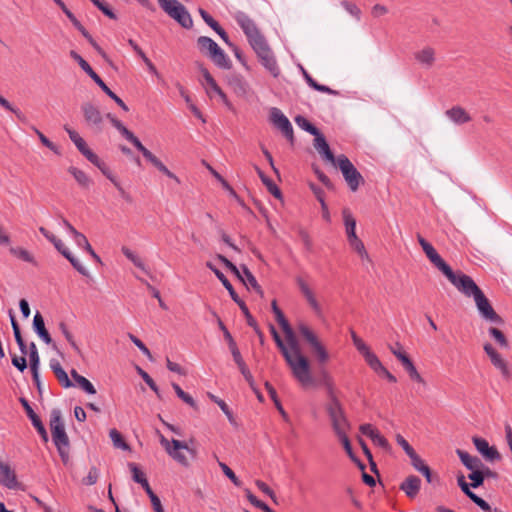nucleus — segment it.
Masks as SVG:
<instances>
[{"mask_svg":"<svg viewBox=\"0 0 512 512\" xmlns=\"http://www.w3.org/2000/svg\"><path fill=\"white\" fill-rule=\"evenodd\" d=\"M286 338V352L290 362H286L296 381L304 388L315 385L311 375L309 360L302 354L299 343L290 325L282 328Z\"/></svg>","mask_w":512,"mask_h":512,"instance_id":"f257e3e1","label":"nucleus"},{"mask_svg":"<svg viewBox=\"0 0 512 512\" xmlns=\"http://www.w3.org/2000/svg\"><path fill=\"white\" fill-rule=\"evenodd\" d=\"M453 285L466 297L474 299L477 310L482 319L494 324H502L503 319L495 312L489 299L478 287L475 281L466 274H461Z\"/></svg>","mask_w":512,"mask_h":512,"instance_id":"f03ea898","label":"nucleus"},{"mask_svg":"<svg viewBox=\"0 0 512 512\" xmlns=\"http://www.w3.org/2000/svg\"><path fill=\"white\" fill-rule=\"evenodd\" d=\"M50 428L52 440L64 463L69 459V439L62 421L61 411L53 409L50 414Z\"/></svg>","mask_w":512,"mask_h":512,"instance_id":"7ed1b4c3","label":"nucleus"},{"mask_svg":"<svg viewBox=\"0 0 512 512\" xmlns=\"http://www.w3.org/2000/svg\"><path fill=\"white\" fill-rule=\"evenodd\" d=\"M121 135L128 140L130 143H132L138 151L142 153L144 158L151 163L155 168H157L161 173L166 175L167 177L175 180L177 183H180L179 178L171 172L164 164L163 162L158 159L150 150H148L141 141L130 131L128 130L123 124L117 129Z\"/></svg>","mask_w":512,"mask_h":512,"instance_id":"20e7f679","label":"nucleus"},{"mask_svg":"<svg viewBox=\"0 0 512 512\" xmlns=\"http://www.w3.org/2000/svg\"><path fill=\"white\" fill-rule=\"evenodd\" d=\"M121 135L128 140L130 143H132L138 151L142 153L144 158L151 163L155 168H157L161 173L166 175L167 177L175 180L177 183H180L179 178L171 172L164 164L163 162L158 159L150 150H148L141 141L130 131L128 130L123 124L117 129Z\"/></svg>","mask_w":512,"mask_h":512,"instance_id":"39448f33","label":"nucleus"},{"mask_svg":"<svg viewBox=\"0 0 512 512\" xmlns=\"http://www.w3.org/2000/svg\"><path fill=\"white\" fill-rule=\"evenodd\" d=\"M335 435L348 433L351 424L345 414L344 408L335 395L331 394L329 402L325 406Z\"/></svg>","mask_w":512,"mask_h":512,"instance_id":"423d86ee","label":"nucleus"},{"mask_svg":"<svg viewBox=\"0 0 512 512\" xmlns=\"http://www.w3.org/2000/svg\"><path fill=\"white\" fill-rule=\"evenodd\" d=\"M417 240L422 247L424 253L426 254L427 258L430 260V262L439 270L441 271L447 279L453 284L457 280V277H460L462 272L455 273L451 269V267L442 259V257L438 254L436 249L428 242L426 241L421 235L417 236Z\"/></svg>","mask_w":512,"mask_h":512,"instance_id":"0eeeda50","label":"nucleus"},{"mask_svg":"<svg viewBox=\"0 0 512 512\" xmlns=\"http://www.w3.org/2000/svg\"><path fill=\"white\" fill-rule=\"evenodd\" d=\"M163 11L183 28L190 29L193 26V20L186 9L178 0H158Z\"/></svg>","mask_w":512,"mask_h":512,"instance_id":"6e6552de","label":"nucleus"},{"mask_svg":"<svg viewBox=\"0 0 512 512\" xmlns=\"http://www.w3.org/2000/svg\"><path fill=\"white\" fill-rule=\"evenodd\" d=\"M159 441L162 447L165 449L166 453L177 463L184 467L189 466V461L187 457L184 455L182 450L188 451L193 457L196 455V452L194 449L189 448L188 445L183 442L179 441L177 439H172L169 441L167 438H165L162 434H159Z\"/></svg>","mask_w":512,"mask_h":512,"instance_id":"1a4fd4ad","label":"nucleus"},{"mask_svg":"<svg viewBox=\"0 0 512 512\" xmlns=\"http://www.w3.org/2000/svg\"><path fill=\"white\" fill-rule=\"evenodd\" d=\"M233 17L243 30L251 47L266 41L255 22L246 13L237 11L234 13Z\"/></svg>","mask_w":512,"mask_h":512,"instance_id":"9d476101","label":"nucleus"},{"mask_svg":"<svg viewBox=\"0 0 512 512\" xmlns=\"http://www.w3.org/2000/svg\"><path fill=\"white\" fill-rule=\"evenodd\" d=\"M217 259L223 263L228 270L235 274L247 287H251L257 294L263 296V290L261 286L258 284L255 276L251 273L247 266L242 265L240 268H238L229 259L221 254L217 255Z\"/></svg>","mask_w":512,"mask_h":512,"instance_id":"9b49d317","label":"nucleus"},{"mask_svg":"<svg viewBox=\"0 0 512 512\" xmlns=\"http://www.w3.org/2000/svg\"><path fill=\"white\" fill-rule=\"evenodd\" d=\"M336 162L349 188L356 191L363 182L362 175L345 155L338 156Z\"/></svg>","mask_w":512,"mask_h":512,"instance_id":"f8f14e48","label":"nucleus"},{"mask_svg":"<svg viewBox=\"0 0 512 512\" xmlns=\"http://www.w3.org/2000/svg\"><path fill=\"white\" fill-rule=\"evenodd\" d=\"M298 331L311 346L318 362L326 363L329 360V354L317 335L304 323L298 325Z\"/></svg>","mask_w":512,"mask_h":512,"instance_id":"ddd939ff","label":"nucleus"},{"mask_svg":"<svg viewBox=\"0 0 512 512\" xmlns=\"http://www.w3.org/2000/svg\"><path fill=\"white\" fill-rule=\"evenodd\" d=\"M254 52L259 58L261 64L265 67V69L273 76L277 77L280 74V69L275 59V56L267 43L264 41L254 47H252Z\"/></svg>","mask_w":512,"mask_h":512,"instance_id":"4468645a","label":"nucleus"},{"mask_svg":"<svg viewBox=\"0 0 512 512\" xmlns=\"http://www.w3.org/2000/svg\"><path fill=\"white\" fill-rule=\"evenodd\" d=\"M272 123L282 132V134L291 142L294 141L293 127L289 119L278 108H272L270 112Z\"/></svg>","mask_w":512,"mask_h":512,"instance_id":"2eb2a0df","label":"nucleus"},{"mask_svg":"<svg viewBox=\"0 0 512 512\" xmlns=\"http://www.w3.org/2000/svg\"><path fill=\"white\" fill-rule=\"evenodd\" d=\"M413 57L417 64L423 69H431L437 61V53L435 48L426 45L413 53Z\"/></svg>","mask_w":512,"mask_h":512,"instance_id":"dca6fc26","label":"nucleus"},{"mask_svg":"<svg viewBox=\"0 0 512 512\" xmlns=\"http://www.w3.org/2000/svg\"><path fill=\"white\" fill-rule=\"evenodd\" d=\"M296 282H297V285H298L301 293L305 297V299H306L307 303L309 304V306L311 307V309L314 311V313L318 317H322V315H323L322 307H321L320 303L318 302L312 289L302 278H297Z\"/></svg>","mask_w":512,"mask_h":512,"instance_id":"f3484780","label":"nucleus"},{"mask_svg":"<svg viewBox=\"0 0 512 512\" xmlns=\"http://www.w3.org/2000/svg\"><path fill=\"white\" fill-rule=\"evenodd\" d=\"M296 282H297V285H298L301 293L305 297V299H306L307 303L309 304V306L311 307V309L314 311V313L318 317H322V315H323L322 307H321L320 303L318 302L312 289L302 278H297Z\"/></svg>","mask_w":512,"mask_h":512,"instance_id":"a211bd4d","label":"nucleus"},{"mask_svg":"<svg viewBox=\"0 0 512 512\" xmlns=\"http://www.w3.org/2000/svg\"><path fill=\"white\" fill-rule=\"evenodd\" d=\"M473 444L477 451L488 461L494 462L501 459L500 453L493 446H490L487 440L480 437H473Z\"/></svg>","mask_w":512,"mask_h":512,"instance_id":"6ab92c4d","label":"nucleus"},{"mask_svg":"<svg viewBox=\"0 0 512 512\" xmlns=\"http://www.w3.org/2000/svg\"><path fill=\"white\" fill-rule=\"evenodd\" d=\"M21 404L23 405L28 417L30 418L32 425L35 427L37 432L40 434L41 438L44 442L48 441V434L47 431L41 421V419L38 417V415L34 412L32 407L30 406L29 402L25 398L20 399Z\"/></svg>","mask_w":512,"mask_h":512,"instance_id":"aec40b11","label":"nucleus"},{"mask_svg":"<svg viewBox=\"0 0 512 512\" xmlns=\"http://www.w3.org/2000/svg\"><path fill=\"white\" fill-rule=\"evenodd\" d=\"M199 70L203 76L204 82L202 83V85L208 97L213 98L214 95H218V93H220L222 89L217 84L215 79L212 77L210 72L201 64H199Z\"/></svg>","mask_w":512,"mask_h":512,"instance_id":"412c9836","label":"nucleus"},{"mask_svg":"<svg viewBox=\"0 0 512 512\" xmlns=\"http://www.w3.org/2000/svg\"><path fill=\"white\" fill-rule=\"evenodd\" d=\"M0 485L9 489H15L18 486L16 474L11 467L0 462Z\"/></svg>","mask_w":512,"mask_h":512,"instance_id":"4be33fe9","label":"nucleus"},{"mask_svg":"<svg viewBox=\"0 0 512 512\" xmlns=\"http://www.w3.org/2000/svg\"><path fill=\"white\" fill-rule=\"evenodd\" d=\"M445 116L456 125H463L472 120L470 114L461 106H453L446 110Z\"/></svg>","mask_w":512,"mask_h":512,"instance_id":"5701e85b","label":"nucleus"},{"mask_svg":"<svg viewBox=\"0 0 512 512\" xmlns=\"http://www.w3.org/2000/svg\"><path fill=\"white\" fill-rule=\"evenodd\" d=\"M398 360L403 365L404 369L408 373V375H409L411 380L421 384L424 387L426 386V381L419 374V372L417 371L415 365L413 364V362L410 360V358L407 355H400L399 354L398 355Z\"/></svg>","mask_w":512,"mask_h":512,"instance_id":"b1692460","label":"nucleus"},{"mask_svg":"<svg viewBox=\"0 0 512 512\" xmlns=\"http://www.w3.org/2000/svg\"><path fill=\"white\" fill-rule=\"evenodd\" d=\"M199 13L204 20V22L211 27L220 37L221 39L229 46H232V43L229 40L228 34L226 31L219 25V23L204 9H199Z\"/></svg>","mask_w":512,"mask_h":512,"instance_id":"393cba45","label":"nucleus"},{"mask_svg":"<svg viewBox=\"0 0 512 512\" xmlns=\"http://www.w3.org/2000/svg\"><path fill=\"white\" fill-rule=\"evenodd\" d=\"M456 453L462 462V464L473 473L474 471H479L481 467H483V462L476 456L470 455L468 452L457 449Z\"/></svg>","mask_w":512,"mask_h":512,"instance_id":"a878e982","label":"nucleus"},{"mask_svg":"<svg viewBox=\"0 0 512 512\" xmlns=\"http://www.w3.org/2000/svg\"><path fill=\"white\" fill-rule=\"evenodd\" d=\"M421 487V480L414 475L405 479L400 485V489L406 494L407 497L413 499L419 493Z\"/></svg>","mask_w":512,"mask_h":512,"instance_id":"bb28decb","label":"nucleus"},{"mask_svg":"<svg viewBox=\"0 0 512 512\" xmlns=\"http://www.w3.org/2000/svg\"><path fill=\"white\" fill-rule=\"evenodd\" d=\"M65 131L68 133L69 138L71 141L75 144L77 149L85 156L89 155L90 157L94 158L92 156V150L89 149L87 146L85 140L73 129H71L68 126L64 127Z\"/></svg>","mask_w":512,"mask_h":512,"instance_id":"cd10ccee","label":"nucleus"},{"mask_svg":"<svg viewBox=\"0 0 512 512\" xmlns=\"http://www.w3.org/2000/svg\"><path fill=\"white\" fill-rule=\"evenodd\" d=\"M314 147L316 150L323 155L329 162L335 163L337 159H335L333 153L330 150V147L325 139V137L319 132L318 136H315L314 139Z\"/></svg>","mask_w":512,"mask_h":512,"instance_id":"c85d7f7f","label":"nucleus"},{"mask_svg":"<svg viewBox=\"0 0 512 512\" xmlns=\"http://www.w3.org/2000/svg\"><path fill=\"white\" fill-rule=\"evenodd\" d=\"M50 368L53 371V373L55 374V376L58 379V381L60 382V384L64 388H70L73 386V383L69 379L68 374L62 368V366L58 360L52 359L50 361Z\"/></svg>","mask_w":512,"mask_h":512,"instance_id":"c756f323","label":"nucleus"},{"mask_svg":"<svg viewBox=\"0 0 512 512\" xmlns=\"http://www.w3.org/2000/svg\"><path fill=\"white\" fill-rule=\"evenodd\" d=\"M33 328L37 335L46 343L51 344L52 338L45 328V322L42 315L36 312L33 318Z\"/></svg>","mask_w":512,"mask_h":512,"instance_id":"7c9ffc66","label":"nucleus"},{"mask_svg":"<svg viewBox=\"0 0 512 512\" xmlns=\"http://www.w3.org/2000/svg\"><path fill=\"white\" fill-rule=\"evenodd\" d=\"M85 120L93 125L99 126L102 123L100 111L92 104L86 103L82 106Z\"/></svg>","mask_w":512,"mask_h":512,"instance_id":"2f4dec72","label":"nucleus"},{"mask_svg":"<svg viewBox=\"0 0 512 512\" xmlns=\"http://www.w3.org/2000/svg\"><path fill=\"white\" fill-rule=\"evenodd\" d=\"M209 58L217 67L221 69L228 70L232 66L231 60L229 59L228 55L220 47H218L212 53V55H210Z\"/></svg>","mask_w":512,"mask_h":512,"instance_id":"473e14b6","label":"nucleus"},{"mask_svg":"<svg viewBox=\"0 0 512 512\" xmlns=\"http://www.w3.org/2000/svg\"><path fill=\"white\" fill-rule=\"evenodd\" d=\"M342 216L345 226L347 239L357 236L356 234V219L348 208L342 210Z\"/></svg>","mask_w":512,"mask_h":512,"instance_id":"72a5a7b5","label":"nucleus"},{"mask_svg":"<svg viewBox=\"0 0 512 512\" xmlns=\"http://www.w3.org/2000/svg\"><path fill=\"white\" fill-rule=\"evenodd\" d=\"M197 46L199 50L208 57L219 47L213 39L206 36H200L197 39Z\"/></svg>","mask_w":512,"mask_h":512,"instance_id":"f704fd0d","label":"nucleus"},{"mask_svg":"<svg viewBox=\"0 0 512 512\" xmlns=\"http://www.w3.org/2000/svg\"><path fill=\"white\" fill-rule=\"evenodd\" d=\"M71 376L76 382V384L87 394L94 395L96 394V389L94 385L84 376L77 373L75 369H72Z\"/></svg>","mask_w":512,"mask_h":512,"instance_id":"c9c22d12","label":"nucleus"},{"mask_svg":"<svg viewBox=\"0 0 512 512\" xmlns=\"http://www.w3.org/2000/svg\"><path fill=\"white\" fill-rule=\"evenodd\" d=\"M491 363L494 365L495 368H497L502 376L509 380L512 377L511 370L507 364V362L501 357V355L497 352L494 354L491 358Z\"/></svg>","mask_w":512,"mask_h":512,"instance_id":"e433bc0d","label":"nucleus"},{"mask_svg":"<svg viewBox=\"0 0 512 512\" xmlns=\"http://www.w3.org/2000/svg\"><path fill=\"white\" fill-rule=\"evenodd\" d=\"M92 80L102 89V91L106 95L113 99L124 111H128V106L104 83V81L99 77V75L94 77Z\"/></svg>","mask_w":512,"mask_h":512,"instance_id":"4c0bfd02","label":"nucleus"},{"mask_svg":"<svg viewBox=\"0 0 512 512\" xmlns=\"http://www.w3.org/2000/svg\"><path fill=\"white\" fill-rule=\"evenodd\" d=\"M350 247L359 255L362 260L370 261L369 254L364 246L362 240L358 237H352L347 239Z\"/></svg>","mask_w":512,"mask_h":512,"instance_id":"58836bf2","label":"nucleus"},{"mask_svg":"<svg viewBox=\"0 0 512 512\" xmlns=\"http://www.w3.org/2000/svg\"><path fill=\"white\" fill-rule=\"evenodd\" d=\"M255 169L261 181L267 187L268 191L276 198H281V191L278 186L270 178H268L259 167L256 166Z\"/></svg>","mask_w":512,"mask_h":512,"instance_id":"ea45409f","label":"nucleus"},{"mask_svg":"<svg viewBox=\"0 0 512 512\" xmlns=\"http://www.w3.org/2000/svg\"><path fill=\"white\" fill-rule=\"evenodd\" d=\"M10 253L15 257L21 259L24 262L31 263L33 265H37L34 256L26 249L22 247H11L9 249Z\"/></svg>","mask_w":512,"mask_h":512,"instance_id":"a19ab883","label":"nucleus"},{"mask_svg":"<svg viewBox=\"0 0 512 512\" xmlns=\"http://www.w3.org/2000/svg\"><path fill=\"white\" fill-rule=\"evenodd\" d=\"M351 338L354 346L359 351V353L362 354L364 359H366L373 353L370 350V348L366 345V343L354 331H351Z\"/></svg>","mask_w":512,"mask_h":512,"instance_id":"79ce46f5","label":"nucleus"},{"mask_svg":"<svg viewBox=\"0 0 512 512\" xmlns=\"http://www.w3.org/2000/svg\"><path fill=\"white\" fill-rule=\"evenodd\" d=\"M70 56H71V58H73L79 64V66L82 68V70L85 71L91 77V79H93L94 77H96L98 75L91 68L89 63L85 59H83V57L80 56L76 51L71 50L70 51Z\"/></svg>","mask_w":512,"mask_h":512,"instance_id":"37998d69","label":"nucleus"},{"mask_svg":"<svg viewBox=\"0 0 512 512\" xmlns=\"http://www.w3.org/2000/svg\"><path fill=\"white\" fill-rule=\"evenodd\" d=\"M206 266L214 272L215 276L222 282V285L227 289L230 296H234V288L225 275L219 269L214 267L211 262H207Z\"/></svg>","mask_w":512,"mask_h":512,"instance_id":"c03bdc74","label":"nucleus"},{"mask_svg":"<svg viewBox=\"0 0 512 512\" xmlns=\"http://www.w3.org/2000/svg\"><path fill=\"white\" fill-rule=\"evenodd\" d=\"M69 173L73 175V177L75 178V180L78 182L79 185L83 186V187H88L91 183L90 181V178L87 176V174L76 168V167H70L69 168Z\"/></svg>","mask_w":512,"mask_h":512,"instance_id":"a18cd8bd","label":"nucleus"},{"mask_svg":"<svg viewBox=\"0 0 512 512\" xmlns=\"http://www.w3.org/2000/svg\"><path fill=\"white\" fill-rule=\"evenodd\" d=\"M296 124L304 131L310 133L313 136H318L319 130L310 121L303 116H297L295 118Z\"/></svg>","mask_w":512,"mask_h":512,"instance_id":"49530a36","label":"nucleus"},{"mask_svg":"<svg viewBox=\"0 0 512 512\" xmlns=\"http://www.w3.org/2000/svg\"><path fill=\"white\" fill-rule=\"evenodd\" d=\"M172 387H173L175 393L177 394V396L183 402H185L190 407L197 409V404H196L195 400L192 398V396H190L188 393L183 391V389L176 383H172Z\"/></svg>","mask_w":512,"mask_h":512,"instance_id":"de8ad7c7","label":"nucleus"},{"mask_svg":"<svg viewBox=\"0 0 512 512\" xmlns=\"http://www.w3.org/2000/svg\"><path fill=\"white\" fill-rule=\"evenodd\" d=\"M265 386H266V388H267V390H268V392H269V394H270V396H271V398H272V400H273L277 410L279 411V413L281 414L283 419L285 421H288V419H289L288 414L286 413V411L284 410L281 402L279 401L275 389L268 382L265 383Z\"/></svg>","mask_w":512,"mask_h":512,"instance_id":"09e8293b","label":"nucleus"},{"mask_svg":"<svg viewBox=\"0 0 512 512\" xmlns=\"http://www.w3.org/2000/svg\"><path fill=\"white\" fill-rule=\"evenodd\" d=\"M59 329H60L61 333L63 334V336L65 337V339L67 340V342L71 345L73 350L75 352H77V353H80V348L77 345V343H76V341L74 339V336L69 331L68 326L66 325V323L60 322L59 323Z\"/></svg>","mask_w":512,"mask_h":512,"instance_id":"8fccbe9b","label":"nucleus"},{"mask_svg":"<svg viewBox=\"0 0 512 512\" xmlns=\"http://www.w3.org/2000/svg\"><path fill=\"white\" fill-rule=\"evenodd\" d=\"M109 436L113 442V445L116 448L122 449V450H129L128 444L124 441L122 435L120 432L116 429H111L109 432Z\"/></svg>","mask_w":512,"mask_h":512,"instance_id":"3c124183","label":"nucleus"},{"mask_svg":"<svg viewBox=\"0 0 512 512\" xmlns=\"http://www.w3.org/2000/svg\"><path fill=\"white\" fill-rule=\"evenodd\" d=\"M121 251L136 267L142 269L143 271H146L144 262L131 249H129L126 246H123Z\"/></svg>","mask_w":512,"mask_h":512,"instance_id":"603ef678","label":"nucleus"},{"mask_svg":"<svg viewBox=\"0 0 512 512\" xmlns=\"http://www.w3.org/2000/svg\"><path fill=\"white\" fill-rule=\"evenodd\" d=\"M365 361L369 367L378 375H380L386 369L375 353H372L370 356H368Z\"/></svg>","mask_w":512,"mask_h":512,"instance_id":"864d4df0","label":"nucleus"},{"mask_svg":"<svg viewBox=\"0 0 512 512\" xmlns=\"http://www.w3.org/2000/svg\"><path fill=\"white\" fill-rule=\"evenodd\" d=\"M488 333L500 347L508 348V341L502 331L495 327H490Z\"/></svg>","mask_w":512,"mask_h":512,"instance_id":"5fc2aeb1","label":"nucleus"},{"mask_svg":"<svg viewBox=\"0 0 512 512\" xmlns=\"http://www.w3.org/2000/svg\"><path fill=\"white\" fill-rule=\"evenodd\" d=\"M129 468L132 472V478L135 482L139 483L141 486L148 482L145 474L138 468L135 463H129Z\"/></svg>","mask_w":512,"mask_h":512,"instance_id":"6e6d98bb","label":"nucleus"},{"mask_svg":"<svg viewBox=\"0 0 512 512\" xmlns=\"http://www.w3.org/2000/svg\"><path fill=\"white\" fill-rule=\"evenodd\" d=\"M208 396L213 402H215L220 407L222 412L227 416L229 421L232 423L233 422V414H232V411L230 410V408L228 407V405L222 399L218 398L217 396H215L211 393H209Z\"/></svg>","mask_w":512,"mask_h":512,"instance_id":"4d7b16f0","label":"nucleus"},{"mask_svg":"<svg viewBox=\"0 0 512 512\" xmlns=\"http://www.w3.org/2000/svg\"><path fill=\"white\" fill-rule=\"evenodd\" d=\"M137 371H138L139 375L142 377V379L144 380V382L151 388V390H153L156 393L158 398H161L159 388L156 385V383L154 382V380L149 376V374L147 372H145L143 369H141L140 367H137Z\"/></svg>","mask_w":512,"mask_h":512,"instance_id":"13d9d810","label":"nucleus"},{"mask_svg":"<svg viewBox=\"0 0 512 512\" xmlns=\"http://www.w3.org/2000/svg\"><path fill=\"white\" fill-rule=\"evenodd\" d=\"M64 13L70 19V21L73 23V25L82 33V35L85 38H87L90 42H92L91 36L86 31V29L81 25V23L76 19V17L73 15V13L68 9H64Z\"/></svg>","mask_w":512,"mask_h":512,"instance_id":"bf43d9fd","label":"nucleus"},{"mask_svg":"<svg viewBox=\"0 0 512 512\" xmlns=\"http://www.w3.org/2000/svg\"><path fill=\"white\" fill-rule=\"evenodd\" d=\"M341 6L356 20H360L361 10L356 4L344 0L341 2Z\"/></svg>","mask_w":512,"mask_h":512,"instance_id":"052dcab7","label":"nucleus"},{"mask_svg":"<svg viewBox=\"0 0 512 512\" xmlns=\"http://www.w3.org/2000/svg\"><path fill=\"white\" fill-rule=\"evenodd\" d=\"M32 130L36 133L41 143L54 153H59L57 146L52 143L39 129L32 126Z\"/></svg>","mask_w":512,"mask_h":512,"instance_id":"680f3d73","label":"nucleus"},{"mask_svg":"<svg viewBox=\"0 0 512 512\" xmlns=\"http://www.w3.org/2000/svg\"><path fill=\"white\" fill-rule=\"evenodd\" d=\"M0 105L5 108L8 111H11L16 115V117L22 121L25 122L26 118L24 114L17 108H14L8 100H6L3 96L0 95Z\"/></svg>","mask_w":512,"mask_h":512,"instance_id":"e2e57ef3","label":"nucleus"},{"mask_svg":"<svg viewBox=\"0 0 512 512\" xmlns=\"http://www.w3.org/2000/svg\"><path fill=\"white\" fill-rule=\"evenodd\" d=\"M237 367L240 370L241 374L243 375L244 379L248 382L251 389L253 391H256V385H255L254 378H253L249 368L247 367L246 363H243Z\"/></svg>","mask_w":512,"mask_h":512,"instance_id":"0e129e2a","label":"nucleus"},{"mask_svg":"<svg viewBox=\"0 0 512 512\" xmlns=\"http://www.w3.org/2000/svg\"><path fill=\"white\" fill-rule=\"evenodd\" d=\"M246 497H247V499L249 500V502H250L252 505H254V506H256V507H258V508L262 509L263 511H265V512H274V511H273V510H272L268 505H266L264 502H262V501L258 500V499L256 498V496H254V495L251 493V491H250V490H246Z\"/></svg>","mask_w":512,"mask_h":512,"instance_id":"69168bd1","label":"nucleus"},{"mask_svg":"<svg viewBox=\"0 0 512 512\" xmlns=\"http://www.w3.org/2000/svg\"><path fill=\"white\" fill-rule=\"evenodd\" d=\"M272 311L276 317L278 324L281 326V328H284V327L290 325L288 323L287 319L285 318L283 312L281 311V309L277 306V302L275 300L272 302Z\"/></svg>","mask_w":512,"mask_h":512,"instance_id":"338daca9","label":"nucleus"},{"mask_svg":"<svg viewBox=\"0 0 512 512\" xmlns=\"http://www.w3.org/2000/svg\"><path fill=\"white\" fill-rule=\"evenodd\" d=\"M66 259L71 263V265L83 276L88 275L87 268L76 258L72 255V253L66 257Z\"/></svg>","mask_w":512,"mask_h":512,"instance_id":"774afa93","label":"nucleus"}]
</instances>
